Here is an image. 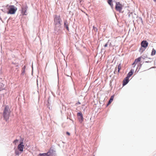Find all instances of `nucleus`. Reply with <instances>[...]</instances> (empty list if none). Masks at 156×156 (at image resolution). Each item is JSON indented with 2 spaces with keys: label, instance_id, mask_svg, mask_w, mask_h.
Wrapping results in <instances>:
<instances>
[{
  "label": "nucleus",
  "instance_id": "1",
  "mask_svg": "<svg viewBox=\"0 0 156 156\" xmlns=\"http://www.w3.org/2000/svg\"><path fill=\"white\" fill-rule=\"evenodd\" d=\"M38 156H56L55 149L52 146L47 152L40 153Z\"/></svg>",
  "mask_w": 156,
  "mask_h": 156
},
{
  "label": "nucleus",
  "instance_id": "2",
  "mask_svg": "<svg viewBox=\"0 0 156 156\" xmlns=\"http://www.w3.org/2000/svg\"><path fill=\"white\" fill-rule=\"evenodd\" d=\"M10 113V111L9 106L8 105L5 106L3 112V116L6 121H7L9 118Z\"/></svg>",
  "mask_w": 156,
  "mask_h": 156
},
{
  "label": "nucleus",
  "instance_id": "3",
  "mask_svg": "<svg viewBox=\"0 0 156 156\" xmlns=\"http://www.w3.org/2000/svg\"><path fill=\"white\" fill-rule=\"evenodd\" d=\"M148 43L146 41L144 40L142 41L141 43V47L139 49L140 52L141 53H143L148 46Z\"/></svg>",
  "mask_w": 156,
  "mask_h": 156
},
{
  "label": "nucleus",
  "instance_id": "4",
  "mask_svg": "<svg viewBox=\"0 0 156 156\" xmlns=\"http://www.w3.org/2000/svg\"><path fill=\"white\" fill-rule=\"evenodd\" d=\"M9 9L7 12L8 14H14L17 10V8L14 5H10L9 6Z\"/></svg>",
  "mask_w": 156,
  "mask_h": 156
},
{
  "label": "nucleus",
  "instance_id": "5",
  "mask_svg": "<svg viewBox=\"0 0 156 156\" xmlns=\"http://www.w3.org/2000/svg\"><path fill=\"white\" fill-rule=\"evenodd\" d=\"M54 24L55 25H61L62 20L60 16H55L54 19Z\"/></svg>",
  "mask_w": 156,
  "mask_h": 156
},
{
  "label": "nucleus",
  "instance_id": "6",
  "mask_svg": "<svg viewBox=\"0 0 156 156\" xmlns=\"http://www.w3.org/2000/svg\"><path fill=\"white\" fill-rule=\"evenodd\" d=\"M61 25H55L54 27V33L58 34L62 32Z\"/></svg>",
  "mask_w": 156,
  "mask_h": 156
},
{
  "label": "nucleus",
  "instance_id": "7",
  "mask_svg": "<svg viewBox=\"0 0 156 156\" xmlns=\"http://www.w3.org/2000/svg\"><path fill=\"white\" fill-rule=\"evenodd\" d=\"M122 9V5L119 2H115V9L116 11L121 12Z\"/></svg>",
  "mask_w": 156,
  "mask_h": 156
},
{
  "label": "nucleus",
  "instance_id": "8",
  "mask_svg": "<svg viewBox=\"0 0 156 156\" xmlns=\"http://www.w3.org/2000/svg\"><path fill=\"white\" fill-rule=\"evenodd\" d=\"M28 7L26 5H23L22 6V13L23 15H27L26 14L27 11L28 9Z\"/></svg>",
  "mask_w": 156,
  "mask_h": 156
},
{
  "label": "nucleus",
  "instance_id": "9",
  "mask_svg": "<svg viewBox=\"0 0 156 156\" xmlns=\"http://www.w3.org/2000/svg\"><path fill=\"white\" fill-rule=\"evenodd\" d=\"M77 115L78 116V119L80 123H81L83 120V115L81 112H80L77 113Z\"/></svg>",
  "mask_w": 156,
  "mask_h": 156
},
{
  "label": "nucleus",
  "instance_id": "10",
  "mask_svg": "<svg viewBox=\"0 0 156 156\" xmlns=\"http://www.w3.org/2000/svg\"><path fill=\"white\" fill-rule=\"evenodd\" d=\"M24 147V145L23 144V143L22 142L20 143V144L18 146V150L22 153L23 151V149Z\"/></svg>",
  "mask_w": 156,
  "mask_h": 156
},
{
  "label": "nucleus",
  "instance_id": "11",
  "mask_svg": "<svg viewBox=\"0 0 156 156\" xmlns=\"http://www.w3.org/2000/svg\"><path fill=\"white\" fill-rule=\"evenodd\" d=\"M129 81V78L128 77H126L123 80L122 85L123 86L127 84Z\"/></svg>",
  "mask_w": 156,
  "mask_h": 156
},
{
  "label": "nucleus",
  "instance_id": "12",
  "mask_svg": "<svg viewBox=\"0 0 156 156\" xmlns=\"http://www.w3.org/2000/svg\"><path fill=\"white\" fill-rule=\"evenodd\" d=\"M64 27L68 31H69V29L68 27V24L67 20H65L64 22Z\"/></svg>",
  "mask_w": 156,
  "mask_h": 156
},
{
  "label": "nucleus",
  "instance_id": "13",
  "mask_svg": "<svg viewBox=\"0 0 156 156\" xmlns=\"http://www.w3.org/2000/svg\"><path fill=\"white\" fill-rule=\"evenodd\" d=\"M134 72V69H131V70L127 74L126 77H128V78H129L133 74Z\"/></svg>",
  "mask_w": 156,
  "mask_h": 156
},
{
  "label": "nucleus",
  "instance_id": "14",
  "mask_svg": "<svg viewBox=\"0 0 156 156\" xmlns=\"http://www.w3.org/2000/svg\"><path fill=\"white\" fill-rule=\"evenodd\" d=\"M112 0H108L107 2L108 4L110 6L112 9L113 7V5L112 3Z\"/></svg>",
  "mask_w": 156,
  "mask_h": 156
},
{
  "label": "nucleus",
  "instance_id": "15",
  "mask_svg": "<svg viewBox=\"0 0 156 156\" xmlns=\"http://www.w3.org/2000/svg\"><path fill=\"white\" fill-rule=\"evenodd\" d=\"M4 85L2 83H0V91L4 89Z\"/></svg>",
  "mask_w": 156,
  "mask_h": 156
},
{
  "label": "nucleus",
  "instance_id": "16",
  "mask_svg": "<svg viewBox=\"0 0 156 156\" xmlns=\"http://www.w3.org/2000/svg\"><path fill=\"white\" fill-rule=\"evenodd\" d=\"M156 52V51L155 49H154V48H153L152 52H151V56H153L155 55Z\"/></svg>",
  "mask_w": 156,
  "mask_h": 156
},
{
  "label": "nucleus",
  "instance_id": "17",
  "mask_svg": "<svg viewBox=\"0 0 156 156\" xmlns=\"http://www.w3.org/2000/svg\"><path fill=\"white\" fill-rule=\"evenodd\" d=\"M114 96H115V95L114 94L112 96H111L109 101H108V102H109V103H111L112 102V101L113 100V99H114Z\"/></svg>",
  "mask_w": 156,
  "mask_h": 156
},
{
  "label": "nucleus",
  "instance_id": "18",
  "mask_svg": "<svg viewBox=\"0 0 156 156\" xmlns=\"http://www.w3.org/2000/svg\"><path fill=\"white\" fill-rule=\"evenodd\" d=\"M141 59V57H138V58H136L135 59L134 61L135 62H136V63H137L138 62H140V61Z\"/></svg>",
  "mask_w": 156,
  "mask_h": 156
},
{
  "label": "nucleus",
  "instance_id": "19",
  "mask_svg": "<svg viewBox=\"0 0 156 156\" xmlns=\"http://www.w3.org/2000/svg\"><path fill=\"white\" fill-rule=\"evenodd\" d=\"M121 68V64H119L118 66V72L119 73V72Z\"/></svg>",
  "mask_w": 156,
  "mask_h": 156
},
{
  "label": "nucleus",
  "instance_id": "20",
  "mask_svg": "<svg viewBox=\"0 0 156 156\" xmlns=\"http://www.w3.org/2000/svg\"><path fill=\"white\" fill-rule=\"evenodd\" d=\"M51 103H50V104H47L46 105L47 108H48L50 110H51L52 108L51 107Z\"/></svg>",
  "mask_w": 156,
  "mask_h": 156
},
{
  "label": "nucleus",
  "instance_id": "21",
  "mask_svg": "<svg viewBox=\"0 0 156 156\" xmlns=\"http://www.w3.org/2000/svg\"><path fill=\"white\" fill-rule=\"evenodd\" d=\"M18 142V139H16L15 140H14L13 142V143L15 145H16L17 143Z\"/></svg>",
  "mask_w": 156,
  "mask_h": 156
},
{
  "label": "nucleus",
  "instance_id": "22",
  "mask_svg": "<svg viewBox=\"0 0 156 156\" xmlns=\"http://www.w3.org/2000/svg\"><path fill=\"white\" fill-rule=\"evenodd\" d=\"M140 57H141V58L144 59L145 58H147V56L146 55H143Z\"/></svg>",
  "mask_w": 156,
  "mask_h": 156
},
{
  "label": "nucleus",
  "instance_id": "23",
  "mask_svg": "<svg viewBox=\"0 0 156 156\" xmlns=\"http://www.w3.org/2000/svg\"><path fill=\"white\" fill-rule=\"evenodd\" d=\"M15 153L16 155H18L20 154V152L19 151L17 150L15 151Z\"/></svg>",
  "mask_w": 156,
  "mask_h": 156
},
{
  "label": "nucleus",
  "instance_id": "24",
  "mask_svg": "<svg viewBox=\"0 0 156 156\" xmlns=\"http://www.w3.org/2000/svg\"><path fill=\"white\" fill-rule=\"evenodd\" d=\"M93 30L95 32L98 31V29L97 28L95 27L94 26H93Z\"/></svg>",
  "mask_w": 156,
  "mask_h": 156
},
{
  "label": "nucleus",
  "instance_id": "25",
  "mask_svg": "<svg viewBox=\"0 0 156 156\" xmlns=\"http://www.w3.org/2000/svg\"><path fill=\"white\" fill-rule=\"evenodd\" d=\"M50 97H49L48 98V99L47 101V104H50V103H51V101H50Z\"/></svg>",
  "mask_w": 156,
  "mask_h": 156
},
{
  "label": "nucleus",
  "instance_id": "26",
  "mask_svg": "<svg viewBox=\"0 0 156 156\" xmlns=\"http://www.w3.org/2000/svg\"><path fill=\"white\" fill-rule=\"evenodd\" d=\"M133 15V13L132 12L129 13L128 14V16L129 17H130L131 16H132Z\"/></svg>",
  "mask_w": 156,
  "mask_h": 156
},
{
  "label": "nucleus",
  "instance_id": "27",
  "mask_svg": "<svg viewBox=\"0 0 156 156\" xmlns=\"http://www.w3.org/2000/svg\"><path fill=\"white\" fill-rule=\"evenodd\" d=\"M110 41L109 40H108V41L107 42V43H106L105 44V45H104V47H107L108 45V44L109 43V42Z\"/></svg>",
  "mask_w": 156,
  "mask_h": 156
},
{
  "label": "nucleus",
  "instance_id": "28",
  "mask_svg": "<svg viewBox=\"0 0 156 156\" xmlns=\"http://www.w3.org/2000/svg\"><path fill=\"white\" fill-rule=\"evenodd\" d=\"M25 70H24V69H23V70L22 69V70L21 75H23L24 74V73H25Z\"/></svg>",
  "mask_w": 156,
  "mask_h": 156
},
{
  "label": "nucleus",
  "instance_id": "29",
  "mask_svg": "<svg viewBox=\"0 0 156 156\" xmlns=\"http://www.w3.org/2000/svg\"><path fill=\"white\" fill-rule=\"evenodd\" d=\"M142 64L140 63L138 64V66L139 67V69L141 67Z\"/></svg>",
  "mask_w": 156,
  "mask_h": 156
},
{
  "label": "nucleus",
  "instance_id": "30",
  "mask_svg": "<svg viewBox=\"0 0 156 156\" xmlns=\"http://www.w3.org/2000/svg\"><path fill=\"white\" fill-rule=\"evenodd\" d=\"M23 139L21 138L20 140V142H22V141L23 143Z\"/></svg>",
  "mask_w": 156,
  "mask_h": 156
},
{
  "label": "nucleus",
  "instance_id": "31",
  "mask_svg": "<svg viewBox=\"0 0 156 156\" xmlns=\"http://www.w3.org/2000/svg\"><path fill=\"white\" fill-rule=\"evenodd\" d=\"M26 68V66H23V67L22 68V69H23V70L24 69V70H25Z\"/></svg>",
  "mask_w": 156,
  "mask_h": 156
},
{
  "label": "nucleus",
  "instance_id": "32",
  "mask_svg": "<svg viewBox=\"0 0 156 156\" xmlns=\"http://www.w3.org/2000/svg\"><path fill=\"white\" fill-rule=\"evenodd\" d=\"M112 46H113L112 45L111 43V42L109 43V47H112Z\"/></svg>",
  "mask_w": 156,
  "mask_h": 156
},
{
  "label": "nucleus",
  "instance_id": "33",
  "mask_svg": "<svg viewBox=\"0 0 156 156\" xmlns=\"http://www.w3.org/2000/svg\"><path fill=\"white\" fill-rule=\"evenodd\" d=\"M66 134L69 136L70 135V133L68 132H66Z\"/></svg>",
  "mask_w": 156,
  "mask_h": 156
},
{
  "label": "nucleus",
  "instance_id": "34",
  "mask_svg": "<svg viewBox=\"0 0 156 156\" xmlns=\"http://www.w3.org/2000/svg\"><path fill=\"white\" fill-rule=\"evenodd\" d=\"M117 69L116 68H115V70L114 72V73L115 74V72H116Z\"/></svg>",
  "mask_w": 156,
  "mask_h": 156
},
{
  "label": "nucleus",
  "instance_id": "35",
  "mask_svg": "<svg viewBox=\"0 0 156 156\" xmlns=\"http://www.w3.org/2000/svg\"><path fill=\"white\" fill-rule=\"evenodd\" d=\"M110 103H109V102H108V104H107V106H108L109 104H110Z\"/></svg>",
  "mask_w": 156,
  "mask_h": 156
},
{
  "label": "nucleus",
  "instance_id": "36",
  "mask_svg": "<svg viewBox=\"0 0 156 156\" xmlns=\"http://www.w3.org/2000/svg\"><path fill=\"white\" fill-rule=\"evenodd\" d=\"M110 103H109V102H108V104H107V106H108L109 104H110Z\"/></svg>",
  "mask_w": 156,
  "mask_h": 156
},
{
  "label": "nucleus",
  "instance_id": "37",
  "mask_svg": "<svg viewBox=\"0 0 156 156\" xmlns=\"http://www.w3.org/2000/svg\"><path fill=\"white\" fill-rule=\"evenodd\" d=\"M135 64H136V62H135V61H134V62L133 63L132 65H134Z\"/></svg>",
  "mask_w": 156,
  "mask_h": 156
},
{
  "label": "nucleus",
  "instance_id": "38",
  "mask_svg": "<svg viewBox=\"0 0 156 156\" xmlns=\"http://www.w3.org/2000/svg\"><path fill=\"white\" fill-rule=\"evenodd\" d=\"M145 62L146 63H149V62H150L149 61H146Z\"/></svg>",
  "mask_w": 156,
  "mask_h": 156
},
{
  "label": "nucleus",
  "instance_id": "39",
  "mask_svg": "<svg viewBox=\"0 0 156 156\" xmlns=\"http://www.w3.org/2000/svg\"><path fill=\"white\" fill-rule=\"evenodd\" d=\"M66 76H70V77L71 78H72L71 77H70V76L69 75H68L66 74Z\"/></svg>",
  "mask_w": 156,
  "mask_h": 156
},
{
  "label": "nucleus",
  "instance_id": "40",
  "mask_svg": "<svg viewBox=\"0 0 156 156\" xmlns=\"http://www.w3.org/2000/svg\"><path fill=\"white\" fill-rule=\"evenodd\" d=\"M82 0H79V1H80V3H81V1H82Z\"/></svg>",
  "mask_w": 156,
  "mask_h": 156
},
{
  "label": "nucleus",
  "instance_id": "41",
  "mask_svg": "<svg viewBox=\"0 0 156 156\" xmlns=\"http://www.w3.org/2000/svg\"><path fill=\"white\" fill-rule=\"evenodd\" d=\"M77 104H80V103L79 102H78Z\"/></svg>",
  "mask_w": 156,
  "mask_h": 156
},
{
  "label": "nucleus",
  "instance_id": "42",
  "mask_svg": "<svg viewBox=\"0 0 156 156\" xmlns=\"http://www.w3.org/2000/svg\"><path fill=\"white\" fill-rule=\"evenodd\" d=\"M153 1H154V2H156V0H153Z\"/></svg>",
  "mask_w": 156,
  "mask_h": 156
},
{
  "label": "nucleus",
  "instance_id": "43",
  "mask_svg": "<svg viewBox=\"0 0 156 156\" xmlns=\"http://www.w3.org/2000/svg\"><path fill=\"white\" fill-rule=\"evenodd\" d=\"M140 19L141 20V21H142V22H143V21L142 20V19L141 18H140Z\"/></svg>",
  "mask_w": 156,
  "mask_h": 156
},
{
  "label": "nucleus",
  "instance_id": "44",
  "mask_svg": "<svg viewBox=\"0 0 156 156\" xmlns=\"http://www.w3.org/2000/svg\"><path fill=\"white\" fill-rule=\"evenodd\" d=\"M12 64H15V63H13V62H12Z\"/></svg>",
  "mask_w": 156,
  "mask_h": 156
},
{
  "label": "nucleus",
  "instance_id": "45",
  "mask_svg": "<svg viewBox=\"0 0 156 156\" xmlns=\"http://www.w3.org/2000/svg\"><path fill=\"white\" fill-rule=\"evenodd\" d=\"M16 66H17V67L18 66V65H16Z\"/></svg>",
  "mask_w": 156,
  "mask_h": 156
},
{
  "label": "nucleus",
  "instance_id": "46",
  "mask_svg": "<svg viewBox=\"0 0 156 156\" xmlns=\"http://www.w3.org/2000/svg\"><path fill=\"white\" fill-rule=\"evenodd\" d=\"M93 156H94V155Z\"/></svg>",
  "mask_w": 156,
  "mask_h": 156
}]
</instances>
